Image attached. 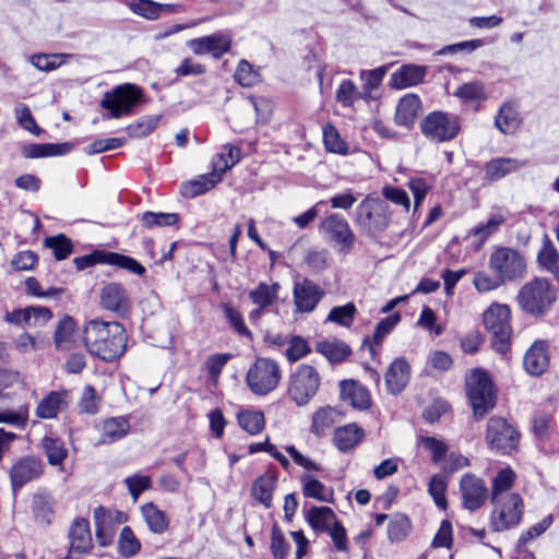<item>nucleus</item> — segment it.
Here are the masks:
<instances>
[{
	"label": "nucleus",
	"instance_id": "2f4dec72",
	"mask_svg": "<svg viewBox=\"0 0 559 559\" xmlns=\"http://www.w3.org/2000/svg\"><path fill=\"white\" fill-rule=\"evenodd\" d=\"M73 148L71 143H33L22 146V155L25 158H43L49 156H61L68 154Z\"/></svg>",
	"mask_w": 559,
	"mask_h": 559
},
{
	"label": "nucleus",
	"instance_id": "39448f33",
	"mask_svg": "<svg viewBox=\"0 0 559 559\" xmlns=\"http://www.w3.org/2000/svg\"><path fill=\"white\" fill-rule=\"evenodd\" d=\"M462 119L449 111L435 110L420 122L423 135L432 143H444L454 140L461 132Z\"/></svg>",
	"mask_w": 559,
	"mask_h": 559
},
{
	"label": "nucleus",
	"instance_id": "c756f323",
	"mask_svg": "<svg viewBox=\"0 0 559 559\" xmlns=\"http://www.w3.org/2000/svg\"><path fill=\"white\" fill-rule=\"evenodd\" d=\"M548 356L544 342H535L524 355V368L532 376H540L548 367Z\"/></svg>",
	"mask_w": 559,
	"mask_h": 559
},
{
	"label": "nucleus",
	"instance_id": "c85d7f7f",
	"mask_svg": "<svg viewBox=\"0 0 559 559\" xmlns=\"http://www.w3.org/2000/svg\"><path fill=\"white\" fill-rule=\"evenodd\" d=\"M421 110V100L416 94L403 96L396 107L395 121L397 124L411 128Z\"/></svg>",
	"mask_w": 559,
	"mask_h": 559
},
{
	"label": "nucleus",
	"instance_id": "69168bd1",
	"mask_svg": "<svg viewBox=\"0 0 559 559\" xmlns=\"http://www.w3.org/2000/svg\"><path fill=\"white\" fill-rule=\"evenodd\" d=\"M385 74V68L380 67L369 71H361L360 78L364 81L362 90H364V98L370 96V93L378 88L381 84L383 76Z\"/></svg>",
	"mask_w": 559,
	"mask_h": 559
},
{
	"label": "nucleus",
	"instance_id": "f8f14e48",
	"mask_svg": "<svg viewBox=\"0 0 559 559\" xmlns=\"http://www.w3.org/2000/svg\"><path fill=\"white\" fill-rule=\"evenodd\" d=\"M493 509L490 514V526L495 532H503L516 526L523 516L524 502L519 493H510L503 498L491 500Z\"/></svg>",
	"mask_w": 559,
	"mask_h": 559
},
{
	"label": "nucleus",
	"instance_id": "de8ad7c7",
	"mask_svg": "<svg viewBox=\"0 0 559 559\" xmlns=\"http://www.w3.org/2000/svg\"><path fill=\"white\" fill-rule=\"evenodd\" d=\"M323 141L329 152L340 155H347L349 153L348 144L341 138L336 128L331 123H328L323 128Z\"/></svg>",
	"mask_w": 559,
	"mask_h": 559
},
{
	"label": "nucleus",
	"instance_id": "bb28decb",
	"mask_svg": "<svg viewBox=\"0 0 559 559\" xmlns=\"http://www.w3.org/2000/svg\"><path fill=\"white\" fill-rule=\"evenodd\" d=\"M76 323L70 316H63L55 330L53 343L57 350L68 352L76 346Z\"/></svg>",
	"mask_w": 559,
	"mask_h": 559
},
{
	"label": "nucleus",
	"instance_id": "3c124183",
	"mask_svg": "<svg viewBox=\"0 0 559 559\" xmlns=\"http://www.w3.org/2000/svg\"><path fill=\"white\" fill-rule=\"evenodd\" d=\"M106 264L108 265H115L120 269L127 270L130 273H133L135 275L142 276L145 274L146 270L145 267L139 263L135 259L116 253V252H109L108 251V258L106 260Z\"/></svg>",
	"mask_w": 559,
	"mask_h": 559
},
{
	"label": "nucleus",
	"instance_id": "4468645a",
	"mask_svg": "<svg viewBox=\"0 0 559 559\" xmlns=\"http://www.w3.org/2000/svg\"><path fill=\"white\" fill-rule=\"evenodd\" d=\"M93 519L96 539L105 547L112 543L117 526L127 522L128 515L122 511L100 506L94 509Z\"/></svg>",
	"mask_w": 559,
	"mask_h": 559
},
{
	"label": "nucleus",
	"instance_id": "aec40b11",
	"mask_svg": "<svg viewBox=\"0 0 559 559\" xmlns=\"http://www.w3.org/2000/svg\"><path fill=\"white\" fill-rule=\"evenodd\" d=\"M231 46L228 35L213 34L190 41V48L197 55L211 53L215 59L223 57Z\"/></svg>",
	"mask_w": 559,
	"mask_h": 559
},
{
	"label": "nucleus",
	"instance_id": "774afa93",
	"mask_svg": "<svg viewBox=\"0 0 559 559\" xmlns=\"http://www.w3.org/2000/svg\"><path fill=\"white\" fill-rule=\"evenodd\" d=\"M360 97V93L350 80H344L336 91V100L345 107L352 106Z\"/></svg>",
	"mask_w": 559,
	"mask_h": 559
},
{
	"label": "nucleus",
	"instance_id": "2eb2a0df",
	"mask_svg": "<svg viewBox=\"0 0 559 559\" xmlns=\"http://www.w3.org/2000/svg\"><path fill=\"white\" fill-rule=\"evenodd\" d=\"M43 472V462L35 456H24L16 461L9 472L13 495L16 496L24 485L39 477Z\"/></svg>",
	"mask_w": 559,
	"mask_h": 559
},
{
	"label": "nucleus",
	"instance_id": "680f3d73",
	"mask_svg": "<svg viewBox=\"0 0 559 559\" xmlns=\"http://www.w3.org/2000/svg\"><path fill=\"white\" fill-rule=\"evenodd\" d=\"M447 480L440 475H433L428 484V491L435 503L442 510L447 508L445 498Z\"/></svg>",
	"mask_w": 559,
	"mask_h": 559
},
{
	"label": "nucleus",
	"instance_id": "09e8293b",
	"mask_svg": "<svg viewBox=\"0 0 559 559\" xmlns=\"http://www.w3.org/2000/svg\"><path fill=\"white\" fill-rule=\"evenodd\" d=\"M336 412L334 408L326 406L318 409L312 417L311 431L317 436L325 433L326 429L335 423Z\"/></svg>",
	"mask_w": 559,
	"mask_h": 559
},
{
	"label": "nucleus",
	"instance_id": "5701e85b",
	"mask_svg": "<svg viewBox=\"0 0 559 559\" xmlns=\"http://www.w3.org/2000/svg\"><path fill=\"white\" fill-rule=\"evenodd\" d=\"M31 512L35 522L41 526H49L55 518V499L45 491L32 496Z\"/></svg>",
	"mask_w": 559,
	"mask_h": 559
},
{
	"label": "nucleus",
	"instance_id": "c03bdc74",
	"mask_svg": "<svg viewBox=\"0 0 559 559\" xmlns=\"http://www.w3.org/2000/svg\"><path fill=\"white\" fill-rule=\"evenodd\" d=\"M41 448L47 456L48 463L52 466L61 465L68 455L63 441L59 438L44 437Z\"/></svg>",
	"mask_w": 559,
	"mask_h": 559
},
{
	"label": "nucleus",
	"instance_id": "6e6d98bb",
	"mask_svg": "<svg viewBox=\"0 0 559 559\" xmlns=\"http://www.w3.org/2000/svg\"><path fill=\"white\" fill-rule=\"evenodd\" d=\"M411 521L408 518L397 514L388 525V537L392 543L402 542L411 532Z\"/></svg>",
	"mask_w": 559,
	"mask_h": 559
},
{
	"label": "nucleus",
	"instance_id": "4c0bfd02",
	"mask_svg": "<svg viewBox=\"0 0 559 559\" xmlns=\"http://www.w3.org/2000/svg\"><path fill=\"white\" fill-rule=\"evenodd\" d=\"M276 484V477L270 474L259 476L251 488V496L259 501L264 508L272 506L273 491Z\"/></svg>",
	"mask_w": 559,
	"mask_h": 559
},
{
	"label": "nucleus",
	"instance_id": "6ab92c4d",
	"mask_svg": "<svg viewBox=\"0 0 559 559\" xmlns=\"http://www.w3.org/2000/svg\"><path fill=\"white\" fill-rule=\"evenodd\" d=\"M280 285L273 283L269 285L266 283H260L254 289L250 290L249 299L257 306L249 313V320L251 323H257L264 311L272 305L275 304L278 297Z\"/></svg>",
	"mask_w": 559,
	"mask_h": 559
},
{
	"label": "nucleus",
	"instance_id": "052dcab7",
	"mask_svg": "<svg viewBox=\"0 0 559 559\" xmlns=\"http://www.w3.org/2000/svg\"><path fill=\"white\" fill-rule=\"evenodd\" d=\"M302 492L308 498H313L318 501H328L326 488L324 484L311 475H305L301 478Z\"/></svg>",
	"mask_w": 559,
	"mask_h": 559
},
{
	"label": "nucleus",
	"instance_id": "338daca9",
	"mask_svg": "<svg viewBox=\"0 0 559 559\" xmlns=\"http://www.w3.org/2000/svg\"><path fill=\"white\" fill-rule=\"evenodd\" d=\"M79 408L81 413L94 415L99 408V397L93 386L86 385L82 392L79 401Z\"/></svg>",
	"mask_w": 559,
	"mask_h": 559
},
{
	"label": "nucleus",
	"instance_id": "473e14b6",
	"mask_svg": "<svg viewBox=\"0 0 559 559\" xmlns=\"http://www.w3.org/2000/svg\"><path fill=\"white\" fill-rule=\"evenodd\" d=\"M518 107L513 103L503 104L496 117L495 124L503 134L514 133L521 126Z\"/></svg>",
	"mask_w": 559,
	"mask_h": 559
},
{
	"label": "nucleus",
	"instance_id": "7c9ffc66",
	"mask_svg": "<svg viewBox=\"0 0 559 559\" xmlns=\"http://www.w3.org/2000/svg\"><path fill=\"white\" fill-rule=\"evenodd\" d=\"M67 405L68 393L66 391H51L38 403L36 415L43 419H51Z\"/></svg>",
	"mask_w": 559,
	"mask_h": 559
},
{
	"label": "nucleus",
	"instance_id": "4be33fe9",
	"mask_svg": "<svg viewBox=\"0 0 559 559\" xmlns=\"http://www.w3.org/2000/svg\"><path fill=\"white\" fill-rule=\"evenodd\" d=\"M385 385L394 395L400 394L407 385L411 378V366L405 358L394 359L385 372Z\"/></svg>",
	"mask_w": 559,
	"mask_h": 559
},
{
	"label": "nucleus",
	"instance_id": "7ed1b4c3",
	"mask_svg": "<svg viewBox=\"0 0 559 559\" xmlns=\"http://www.w3.org/2000/svg\"><path fill=\"white\" fill-rule=\"evenodd\" d=\"M466 393L476 420L481 419L496 405V392L489 374L481 369H473L465 379Z\"/></svg>",
	"mask_w": 559,
	"mask_h": 559
},
{
	"label": "nucleus",
	"instance_id": "5fc2aeb1",
	"mask_svg": "<svg viewBox=\"0 0 559 559\" xmlns=\"http://www.w3.org/2000/svg\"><path fill=\"white\" fill-rule=\"evenodd\" d=\"M16 121L21 128L34 135H39L43 130L36 123L28 106L24 103H17L14 107Z\"/></svg>",
	"mask_w": 559,
	"mask_h": 559
},
{
	"label": "nucleus",
	"instance_id": "ea45409f",
	"mask_svg": "<svg viewBox=\"0 0 559 559\" xmlns=\"http://www.w3.org/2000/svg\"><path fill=\"white\" fill-rule=\"evenodd\" d=\"M222 179L213 171L206 175H201L197 179L181 185L180 191L185 198H195L210 189H212Z\"/></svg>",
	"mask_w": 559,
	"mask_h": 559
},
{
	"label": "nucleus",
	"instance_id": "412c9836",
	"mask_svg": "<svg viewBox=\"0 0 559 559\" xmlns=\"http://www.w3.org/2000/svg\"><path fill=\"white\" fill-rule=\"evenodd\" d=\"M68 538L70 543V554L88 552L93 547L88 521L84 518H76L69 528Z\"/></svg>",
	"mask_w": 559,
	"mask_h": 559
},
{
	"label": "nucleus",
	"instance_id": "dca6fc26",
	"mask_svg": "<svg viewBox=\"0 0 559 559\" xmlns=\"http://www.w3.org/2000/svg\"><path fill=\"white\" fill-rule=\"evenodd\" d=\"M323 296L324 292L308 278L294 284L293 298L297 312H312Z\"/></svg>",
	"mask_w": 559,
	"mask_h": 559
},
{
	"label": "nucleus",
	"instance_id": "f257e3e1",
	"mask_svg": "<svg viewBox=\"0 0 559 559\" xmlns=\"http://www.w3.org/2000/svg\"><path fill=\"white\" fill-rule=\"evenodd\" d=\"M127 333L118 322H104L93 319L83 330V342L87 352L104 361H114L127 348Z\"/></svg>",
	"mask_w": 559,
	"mask_h": 559
},
{
	"label": "nucleus",
	"instance_id": "1a4fd4ad",
	"mask_svg": "<svg viewBox=\"0 0 559 559\" xmlns=\"http://www.w3.org/2000/svg\"><path fill=\"white\" fill-rule=\"evenodd\" d=\"M511 312L507 305H491L484 312V324L492 335V347L499 354H506L510 348L512 329Z\"/></svg>",
	"mask_w": 559,
	"mask_h": 559
},
{
	"label": "nucleus",
	"instance_id": "a878e982",
	"mask_svg": "<svg viewBox=\"0 0 559 559\" xmlns=\"http://www.w3.org/2000/svg\"><path fill=\"white\" fill-rule=\"evenodd\" d=\"M341 399L358 409H367L371 404L369 391L354 380L341 382Z\"/></svg>",
	"mask_w": 559,
	"mask_h": 559
},
{
	"label": "nucleus",
	"instance_id": "13d9d810",
	"mask_svg": "<svg viewBox=\"0 0 559 559\" xmlns=\"http://www.w3.org/2000/svg\"><path fill=\"white\" fill-rule=\"evenodd\" d=\"M356 311V307L353 302H348L344 306H336L329 312L326 321L348 328L354 321Z\"/></svg>",
	"mask_w": 559,
	"mask_h": 559
},
{
	"label": "nucleus",
	"instance_id": "423d86ee",
	"mask_svg": "<svg viewBox=\"0 0 559 559\" xmlns=\"http://www.w3.org/2000/svg\"><path fill=\"white\" fill-rule=\"evenodd\" d=\"M320 383L319 372L312 366L301 364L289 376L287 394L297 406H306L317 394Z\"/></svg>",
	"mask_w": 559,
	"mask_h": 559
},
{
	"label": "nucleus",
	"instance_id": "e433bc0d",
	"mask_svg": "<svg viewBox=\"0 0 559 559\" xmlns=\"http://www.w3.org/2000/svg\"><path fill=\"white\" fill-rule=\"evenodd\" d=\"M538 264L559 280V252L550 238L545 235L537 254Z\"/></svg>",
	"mask_w": 559,
	"mask_h": 559
},
{
	"label": "nucleus",
	"instance_id": "f3484780",
	"mask_svg": "<svg viewBox=\"0 0 559 559\" xmlns=\"http://www.w3.org/2000/svg\"><path fill=\"white\" fill-rule=\"evenodd\" d=\"M463 506L469 511L479 509L488 497V489L483 479L465 474L460 480Z\"/></svg>",
	"mask_w": 559,
	"mask_h": 559
},
{
	"label": "nucleus",
	"instance_id": "cd10ccee",
	"mask_svg": "<svg viewBox=\"0 0 559 559\" xmlns=\"http://www.w3.org/2000/svg\"><path fill=\"white\" fill-rule=\"evenodd\" d=\"M365 438V431L356 424H348L335 430L333 442L343 453L354 450Z\"/></svg>",
	"mask_w": 559,
	"mask_h": 559
},
{
	"label": "nucleus",
	"instance_id": "58836bf2",
	"mask_svg": "<svg viewBox=\"0 0 559 559\" xmlns=\"http://www.w3.org/2000/svg\"><path fill=\"white\" fill-rule=\"evenodd\" d=\"M141 513L151 532L163 534L167 531L169 520L166 513L159 510L153 502L143 504L141 507Z\"/></svg>",
	"mask_w": 559,
	"mask_h": 559
},
{
	"label": "nucleus",
	"instance_id": "20e7f679",
	"mask_svg": "<svg viewBox=\"0 0 559 559\" xmlns=\"http://www.w3.org/2000/svg\"><path fill=\"white\" fill-rule=\"evenodd\" d=\"M390 217L391 211L385 202L366 198L356 207L354 222L361 233L374 238L389 227Z\"/></svg>",
	"mask_w": 559,
	"mask_h": 559
},
{
	"label": "nucleus",
	"instance_id": "ddd939ff",
	"mask_svg": "<svg viewBox=\"0 0 559 559\" xmlns=\"http://www.w3.org/2000/svg\"><path fill=\"white\" fill-rule=\"evenodd\" d=\"M319 230L334 242L341 252L347 253L354 247L356 236L346 218L337 213L328 215L320 223Z\"/></svg>",
	"mask_w": 559,
	"mask_h": 559
},
{
	"label": "nucleus",
	"instance_id": "a211bd4d",
	"mask_svg": "<svg viewBox=\"0 0 559 559\" xmlns=\"http://www.w3.org/2000/svg\"><path fill=\"white\" fill-rule=\"evenodd\" d=\"M100 305L119 317H124L131 308L128 293L119 283H108L102 288Z\"/></svg>",
	"mask_w": 559,
	"mask_h": 559
},
{
	"label": "nucleus",
	"instance_id": "72a5a7b5",
	"mask_svg": "<svg viewBox=\"0 0 559 559\" xmlns=\"http://www.w3.org/2000/svg\"><path fill=\"white\" fill-rule=\"evenodd\" d=\"M524 162L515 158H495L485 165V176L490 181H497L524 166Z\"/></svg>",
	"mask_w": 559,
	"mask_h": 559
},
{
	"label": "nucleus",
	"instance_id": "f03ea898",
	"mask_svg": "<svg viewBox=\"0 0 559 559\" xmlns=\"http://www.w3.org/2000/svg\"><path fill=\"white\" fill-rule=\"evenodd\" d=\"M556 300V288L544 277H535L526 282L516 295L520 309L534 318L547 314Z\"/></svg>",
	"mask_w": 559,
	"mask_h": 559
},
{
	"label": "nucleus",
	"instance_id": "9b49d317",
	"mask_svg": "<svg viewBox=\"0 0 559 559\" xmlns=\"http://www.w3.org/2000/svg\"><path fill=\"white\" fill-rule=\"evenodd\" d=\"M143 99V93L136 85L126 83L116 86L112 92L106 93L100 102L104 109L108 110V118L118 119L132 114L133 108Z\"/></svg>",
	"mask_w": 559,
	"mask_h": 559
},
{
	"label": "nucleus",
	"instance_id": "b1692460",
	"mask_svg": "<svg viewBox=\"0 0 559 559\" xmlns=\"http://www.w3.org/2000/svg\"><path fill=\"white\" fill-rule=\"evenodd\" d=\"M427 67L420 64H404L390 79L393 88L403 90L421 83L426 76Z\"/></svg>",
	"mask_w": 559,
	"mask_h": 559
},
{
	"label": "nucleus",
	"instance_id": "a19ab883",
	"mask_svg": "<svg viewBox=\"0 0 559 559\" xmlns=\"http://www.w3.org/2000/svg\"><path fill=\"white\" fill-rule=\"evenodd\" d=\"M127 5L133 13L147 20H156L164 10H169L171 5L160 4L152 0H119Z\"/></svg>",
	"mask_w": 559,
	"mask_h": 559
},
{
	"label": "nucleus",
	"instance_id": "c9c22d12",
	"mask_svg": "<svg viewBox=\"0 0 559 559\" xmlns=\"http://www.w3.org/2000/svg\"><path fill=\"white\" fill-rule=\"evenodd\" d=\"M316 350L332 364H340L352 354L350 347L340 340L318 342Z\"/></svg>",
	"mask_w": 559,
	"mask_h": 559
},
{
	"label": "nucleus",
	"instance_id": "4d7b16f0",
	"mask_svg": "<svg viewBox=\"0 0 559 559\" xmlns=\"http://www.w3.org/2000/svg\"><path fill=\"white\" fill-rule=\"evenodd\" d=\"M178 219L179 216L176 213L145 212L142 215L141 222L144 227L152 229L155 227L173 226Z\"/></svg>",
	"mask_w": 559,
	"mask_h": 559
},
{
	"label": "nucleus",
	"instance_id": "79ce46f5",
	"mask_svg": "<svg viewBox=\"0 0 559 559\" xmlns=\"http://www.w3.org/2000/svg\"><path fill=\"white\" fill-rule=\"evenodd\" d=\"M239 160V148L225 144L212 160V171L222 179L223 175Z\"/></svg>",
	"mask_w": 559,
	"mask_h": 559
},
{
	"label": "nucleus",
	"instance_id": "49530a36",
	"mask_svg": "<svg viewBox=\"0 0 559 559\" xmlns=\"http://www.w3.org/2000/svg\"><path fill=\"white\" fill-rule=\"evenodd\" d=\"M119 554L123 558H131L141 550V543L129 526H123L118 538Z\"/></svg>",
	"mask_w": 559,
	"mask_h": 559
},
{
	"label": "nucleus",
	"instance_id": "603ef678",
	"mask_svg": "<svg viewBox=\"0 0 559 559\" xmlns=\"http://www.w3.org/2000/svg\"><path fill=\"white\" fill-rule=\"evenodd\" d=\"M45 246L52 250L53 257L58 261L67 259L73 251L71 240L63 234L47 237L45 239Z\"/></svg>",
	"mask_w": 559,
	"mask_h": 559
},
{
	"label": "nucleus",
	"instance_id": "0e129e2a",
	"mask_svg": "<svg viewBox=\"0 0 559 559\" xmlns=\"http://www.w3.org/2000/svg\"><path fill=\"white\" fill-rule=\"evenodd\" d=\"M225 318L231 328L241 336L252 338V333L246 326L242 314L234 307L225 304L223 306Z\"/></svg>",
	"mask_w": 559,
	"mask_h": 559
},
{
	"label": "nucleus",
	"instance_id": "6e6552de",
	"mask_svg": "<svg viewBox=\"0 0 559 559\" xmlns=\"http://www.w3.org/2000/svg\"><path fill=\"white\" fill-rule=\"evenodd\" d=\"M521 435L516 428L501 416H492L487 421L485 440L490 450L506 455L518 450Z\"/></svg>",
	"mask_w": 559,
	"mask_h": 559
},
{
	"label": "nucleus",
	"instance_id": "a18cd8bd",
	"mask_svg": "<svg viewBox=\"0 0 559 559\" xmlns=\"http://www.w3.org/2000/svg\"><path fill=\"white\" fill-rule=\"evenodd\" d=\"M514 480L515 473L510 467L500 469L492 480L491 500L509 496L511 493L509 490L512 488Z\"/></svg>",
	"mask_w": 559,
	"mask_h": 559
},
{
	"label": "nucleus",
	"instance_id": "393cba45",
	"mask_svg": "<svg viewBox=\"0 0 559 559\" xmlns=\"http://www.w3.org/2000/svg\"><path fill=\"white\" fill-rule=\"evenodd\" d=\"M130 425L123 417H112L96 426L99 439L96 445L110 444L123 438L129 431Z\"/></svg>",
	"mask_w": 559,
	"mask_h": 559
},
{
	"label": "nucleus",
	"instance_id": "37998d69",
	"mask_svg": "<svg viewBox=\"0 0 559 559\" xmlns=\"http://www.w3.org/2000/svg\"><path fill=\"white\" fill-rule=\"evenodd\" d=\"M69 58L70 55L67 53H34L27 60L37 70L50 72L66 63Z\"/></svg>",
	"mask_w": 559,
	"mask_h": 559
},
{
	"label": "nucleus",
	"instance_id": "8fccbe9b",
	"mask_svg": "<svg viewBox=\"0 0 559 559\" xmlns=\"http://www.w3.org/2000/svg\"><path fill=\"white\" fill-rule=\"evenodd\" d=\"M238 423L248 433L257 435L264 427V414L261 411H243L238 414Z\"/></svg>",
	"mask_w": 559,
	"mask_h": 559
},
{
	"label": "nucleus",
	"instance_id": "9d476101",
	"mask_svg": "<svg viewBox=\"0 0 559 559\" xmlns=\"http://www.w3.org/2000/svg\"><path fill=\"white\" fill-rule=\"evenodd\" d=\"M281 378L282 371L275 360L257 358L247 372L246 381L253 394L266 395L277 386Z\"/></svg>",
	"mask_w": 559,
	"mask_h": 559
},
{
	"label": "nucleus",
	"instance_id": "bf43d9fd",
	"mask_svg": "<svg viewBox=\"0 0 559 559\" xmlns=\"http://www.w3.org/2000/svg\"><path fill=\"white\" fill-rule=\"evenodd\" d=\"M235 80L243 87H251L260 82V74L247 60H241L235 72Z\"/></svg>",
	"mask_w": 559,
	"mask_h": 559
},
{
	"label": "nucleus",
	"instance_id": "f704fd0d",
	"mask_svg": "<svg viewBox=\"0 0 559 559\" xmlns=\"http://www.w3.org/2000/svg\"><path fill=\"white\" fill-rule=\"evenodd\" d=\"M306 520L314 532H326L335 522L336 515L329 507H311L306 513Z\"/></svg>",
	"mask_w": 559,
	"mask_h": 559
},
{
	"label": "nucleus",
	"instance_id": "0eeeda50",
	"mask_svg": "<svg viewBox=\"0 0 559 559\" xmlns=\"http://www.w3.org/2000/svg\"><path fill=\"white\" fill-rule=\"evenodd\" d=\"M489 267L502 282H515L526 273V260L516 249L497 248L489 258Z\"/></svg>",
	"mask_w": 559,
	"mask_h": 559
},
{
	"label": "nucleus",
	"instance_id": "e2e57ef3",
	"mask_svg": "<svg viewBox=\"0 0 559 559\" xmlns=\"http://www.w3.org/2000/svg\"><path fill=\"white\" fill-rule=\"evenodd\" d=\"M287 345L285 356L290 362H295L310 353L309 344L301 336H292Z\"/></svg>",
	"mask_w": 559,
	"mask_h": 559
},
{
	"label": "nucleus",
	"instance_id": "864d4df0",
	"mask_svg": "<svg viewBox=\"0 0 559 559\" xmlns=\"http://www.w3.org/2000/svg\"><path fill=\"white\" fill-rule=\"evenodd\" d=\"M270 550L274 559H287L290 550V545L277 524L271 530Z\"/></svg>",
	"mask_w": 559,
	"mask_h": 559
}]
</instances>
